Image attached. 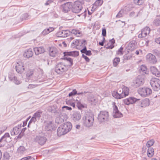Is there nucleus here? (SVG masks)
I'll list each match as a JSON object with an SVG mask.
<instances>
[{
  "label": "nucleus",
  "mask_w": 160,
  "mask_h": 160,
  "mask_svg": "<svg viewBox=\"0 0 160 160\" xmlns=\"http://www.w3.org/2000/svg\"><path fill=\"white\" fill-rule=\"evenodd\" d=\"M129 89L124 87L123 88H120L117 91H113L112 92V96L117 99H120L128 95Z\"/></svg>",
  "instance_id": "obj_1"
},
{
  "label": "nucleus",
  "mask_w": 160,
  "mask_h": 160,
  "mask_svg": "<svg viewBox=\"0 0 160 160\" xmlns=\"http://www.w3.org/2000/svg\"><path fill=\"white\" fill-rule=\"evenodd\" d=\"M63 54L64 57L62 58V59L66 60L68 63V66L70 67L73 64V59L69 56H72L75 57L79 55V52L76 51L65 52H63Z\"/></svg>",
  "instance_id": "obj_2"
},
{
  "label": "nucleus",
  "mask_w": 160,
  "mask_h": 160,
  "mask_svg": "<svg viewBox=\"0 0 160 160\" xmlns=\"http://www.w3.org/2000/svg\"><path fill=\"white\" fill-rule=\"evenodd\" d=\"M82 120L84 126L87 128H90L93 126L94 116L91 113L87 114L83 117Z\"/></svg>",
  "instance_id": "obj_3"
},
{
  "label": "nucleus",
  "mask_w": 160,
  "mask_h": 160,
  "mask_svg": "<svg viewBox=\"0 0 160 160\" xmlns=\"http://www.w3.org/2000/svg\"><path fill=\"white\" fill-rule=\"evenodd\" d=\"M144 82V77L142 75H139L133 80L132 85L137 88L142 85Z\"/></svg>",
  "instance_id": "obj_4"
},
{
  "label": "nucleus",
  "mask_w": 160,
  "mask_h": 160,
  "mask_svg": "<svg viewBox=\"0 0 160 160\" xmlns=\"http://www.w3.org/2000/svg\"><path fill=\"white\" fill-rule=\"evenodd\" d=\"M150 83L154 91H157L160 89V80L159 79L153 78L151 80Z\"/></svg>",
  "instance_id": "obj_5"
},
{
  "label": "nucleus",
  "mask_w": 160,
  "mask_h": 160,
  "mask_svg": "<svg viewBox=\"0 0 160 160\" xmlns=\"http://www.w3.org/2000/svg\"><path fill=\"white\" fill-rule=\"evenodd\" d=\"M11 141L9 134L6 133L0 139V147H3L7 143Z\"/></svg>",
  "instance_id": "obj_6"
},
{
  "label": "nucleus",
  "mask_w": 160,
  "mask_h": 160,
  "mask_svg": "<svg viewBox=\"0 0 160 160\" xmlns=\"http://www.w3.org/2000/svg\"><path fill=\"white\" fill-rule=\"evenodd\" d=\"M138 92L141 96L145 97L150 95L152 93V90L149 88L144 87L139 88Z\"/></svg>",
  "instance_id": "obj_7"
},
{
  "label": "nucleus",
  "mask_w": 160,
  "mask_h": 160,
  "mask_svg": "<svg viewBox=\"0 0 160 160\" xmlns=\"http://www.w3.org/2000/svg\"><path fill=\"white\" fill-rule=\"evenodd\" d=\"M67 70L66 66L62 62H60L56 65L55 71L58 74H62L63 72H65Z\"/></svg>",
  "instance_id": "obj_8"
},
{
  "label": "nucleus",
  "mask_w": 160,
  "mask_h": 160,
  "mask_svg": "<svg viewBox=\"0 0 160 160\" xmlns=\"http://www.w3.org/2000/svg\"><path fill=\"white\" fill-rule=\"evenodd\" d=\"M72 11L73 12L78 13L82 10V3L79 1H75L72 5Z\"/></svg>",
  "instance_id": "obj_9"
},
{
  "label": "nucleus",
  "mask_w": 160,
  "mask_h": 160,
  "mask_svg": "<svg viewBox=\"0 0 160 160\" xmlns=\"http://www.w3.org/2000/svg\"><path fill=\"white\" fill-rule=\"evenodd\" d=\"M146 61L152 64H155L157 62V59L156 56L151 53H148L146 56Z\"/></svg>",
  "instance_id": "obj_10"
},
{
  "label": "nucleus",
  "mask_w": 160,
  "mask_h": 160,
  "mask_svg": "<svg viewBox=\"0 0 160 160\" xmlns=\"http://www.w3.org/2000/svg\"><path fill=\"white\" fill-rule=\"evenodd\" d=\"M46 140V138L44 135L41 134L37 135L35 138L34 141L40 145H42L45 143Z\"/></svg>",
  "instance_id": "obj_11"
},
{
  "label": "nucleus",
  "mask_w": 160,
  "mask_h": 160,
  "mask_svg": "<svg viewBox=\"0 0 160 160\" xmlns=\"http://www.w3.org/2000/svg\"><path fill=\"white\" fill-rule=\"evenodd\" d=\"M108 118V112L104 111H101L98 117V119L101 122H104L107 121Z\"/></svg>",
  "instance_id": "obj_12"
},
{
  "label": "nucleus",
  "mask_w": 160,
  "mask_h": 160,
  "mask_svg": "<svg viewBox=\"0 0 160 160\" xmlns=\"http://www.w3.org/2000/svg\"><path fill=\"white\" fill-rule=\"evenodd\" d=\"M72 3L71 2H68L62 5L61 8L63 12H68L72 9Z\"/></svg>",
  "instance_id": "obj_13"
},
{
  "label": "nucleus",
  "mask_w": 160,
  "mask_h": 160,
  "mask_svg": "<svg viewBox=\"0 0 160 160\" xmlns=\"http://www.w3.org/2000/svg\"><path fill=\"white\" fill-rule=\"evenodd\" d=\"M150 30L149 27H146L142 29L141 33L139 34L138 37L139 38H145L149 34L150 32Z\"/></svg>",
  "instance_id": "obj_14"
},
{
  "label": "nucleus",
  "mask_w": 160,
  "mask_h": 160,
  "mask_svg": "<svg viewBox=\"0 0 160 160\" xmlns=\"http://www.w3.org/2000/svg\"><path fill=\"white\" fill-rule=\"evenodd\" d=\"M139 101V99H137L133 97H131L123 100V102L125 104L129 105L130 104H132L135 102H138Z\"/></svg>",
  "instance_id": "obj_15"
},
{
  "label": "nucleus",
  "mask_w": 160,
  "mask_h": 160,
  "mask_svg": "<svg viewBox=\"0 0 160 160\" xmlns=\"http://www.w3.org/2000/svg\"><path fill=\"white\" fill-rule=\"evenodd\" d=\"M16 70L17 72L18 73H21L24 71L23 63L21 62H19L17 63L15 66Z\"/></svg>",
  "instance_id": "obj_16"
},
{
  "label": "nucleus",
  "mask_w": 160,
  "mask_h": 160,
  "mask_svg": "<svg viewBox=\"0 0 160 160\" xmlns=\"http://www.w3.org/2000/svg\"><path fill=\"white\" fill-rule=\"evenodd\" d=\"M70 34V31L69 30H64L58 32L57 35L58 37L64 38L69 36Z\"/></svg>",
  "instance_id": "obj_17"
},
{
  "label": "nucleus",
  "mask_w": 160,
  "mask_h": 160,
  "mask_svg": "<svg viewBox=\"0 0 160 160\" xmlns=\"http://www.w3.org/2000/svg\"><path fill=\"white\" fill-rule=\"evenodd\" d=\"M22 125L20 124L16 126L11 130V133L12 135H15L18 134L21 131V128Z\"/></svg>",
  "instance_id": "obj_18"
},
{
  "label": "nucleus",
  "mask_w": 160,
  "mask_h": 160,
  "mask_svg": "<svg viewBox=\"0 0 160 160\" xmlns=\"http://www.w3.org/2000/svg\"><path fill=\"white\" fill-rule=\"evenodd\" d=\"M114 103V106L113 108V112L114 113L113 117L115 118H119L122 116V114L118 110L117 107L115 105Z\"/></svg>",
  "instance_id": "obj_19"
},
{
  "label": "nucleus",
  "mask_w": 160,
  "mask_h": 160,
  "mask_svg": "<svg viewBox=\"0 0 160 160\" xmlns=\"http://www.w3.org/2000/svg\"><path fill=\"white\" fill-rule=\"evenodd\" d=\"M55 128L52 121H48L46 123L45 129L46 131H51L54 129Z\"/></svg>",
  "instance_id": "obj_20"
},
{
  "label": "nucleus",
  "mask_w": 160,
  "mask_h": 160,
  "mask_svg": "<svg viewBox=\"0 0 160 160\" xmlns=\"http://www.w3.org/2000/svg\"><path fill=\"white\" fill-rule=\"evenodd\" d=\"M49 55L50 57H54L58 54V50L57 49L54 47L50 48L49 50Z\"/></svg>",
  "instance_id": "obj_21"
},
{
  "label": "nucleus",
  "mask_w": 160,
  "mask_h": 160,
  "mask_svg": "<svg viewBox=\"0 0 160 160\" xmlns=\"http://www.w3.org/2000/svg\"><path fill=\"white\" fill-rule=\"evenodd\" d=\"M62 125L67 133L71 130L72 127L71 123L70 122L64 123Z\"/></svg>",
  "instance_id": "obj_22"
},
{
  "label": "nucleus",
  "mask_w": 160,
  "mask_h": 160,
  "mask_svg": "<svg viewBox=\"0 0 160 160\" xmlns=\"http://www.w3.org/2000/svg\"><path fill=\"white\" fill-rule=\"evenodd\" d=\"M149 99L145 98L141 101H139L138 105L142 108H145L149 106Z\"/></svg>",
  "instance_id": "obj_23"
},
{
  "label": "nucleus",
  "mask_w": 160,
  "mask_h": 160,
  "mask_svg": "<svg viewBox=\"0 0 160 160\" xmlns=\"http://www.w3.org/2000/svg\"><path fill=\"white\" fill-rule=\"evenodd\" d=\"M72 44H73L76 46L79 45L84 46L86 45L87 43L86 41L85 40H76L75 41H74L72 43Z\"/></svg>",
  "instance_id": "obj_24"
},
{
  "label": "nucleus",
  "mask_w": 160,
  "mask_h": 160,
  "mask_svg": "<svg viewBox=\"0 0 160 160\" xmlns=\"http://www.w3.org/2000/svg\"><path fill=\"white\" fill-rule=\"evenodd\" d=\"M81 114L79 112H75L73 113L72 116V119L75 122L78 121L81 118Z\"/></svg>",
  "instance_id": "obj_25"
},
{
  "label": "nucleus",
  "mask_w": 160,
  "mask_h": 160,
  "mask_svg": "<svg viewBox=\"0 0 160 160\" xmlns=\"http://www.w3.org/2000/svg\"><path fill=\"white\" fill-rule=\"evenodd\" d=\"M34 51L36 55L43 53L45 52V49L42 47H36L34 48Z\"/></svg>",
  "instance_id": "obj_26"
},
{
  "label": "nucleus",
  "mask_w": 160,
  "mask_h": 160,
  "mask_svg": "<svg viewBox=\"0 0 160 160\" xmlns=\"http://www.w3.org/2000/svg\"><path fill=\"white\" fill-rule=\"evenodd\" d=\"M67 133L65 131L64 129L62 127V125L59 127L57 130V134L58 136H61L62 135H65Z\"/></svg>",
  "instance_id": "obj_27"
},
{
  "label": "nucleus",
  "mask_w": 160,
  "mask_h": 160,
  "mask_svg": "<svg viewBox=\"0 0 160 160\" xmlns=\"http://www.w3.org/2000/svg\"><path fill=\"white\" fill-rule=\"evenodd\" d=\"M151 73L157 77H160V72L154 66L151 67L150 68Z\"/></svg>",
  "instance_id": "obj_28"
},
{
  "label": "nucleus",
  "mask_w": 160,
  "mask_h": 160,
  "mask_svg": "<svg viewBox=\"0 0 160 160\" xmlns=\"http://www.w3.org/2000/svg\"><path fill=\"white\" fill-rule=\"evenodd\" d=\"M33 55V52L32 49L29 48L23 54L24 57L29 58L32 57Z\"/></svg>",
  "instance_id": "obj_29"
},
{
  "label": "nucleus",
  "mask_w": 160,
  "mask_h": 160,
  "mask_svg": "<svg viewBox=\"0 0 160 160\" xmlns=\"http://www.w3.org/2000/svg\"><path fill=\"white\" fill-rule=\"evenodd\" d=\"M103 3V1L102 0H96L93 4L92 8L96 9L98 7L100 6Z\"/></svg>",
  "instance_id": "obj_30"
},
{
  "label": "nucleus",
  "mask_w": 160,
  "mask_h": 160,
  "mask_svg": "<svg viewBox=\"0 0 160 160\" xmlns=\"http://www.w3.org/2000/svg\"><path fill=\"white\" fill-rule=\"evenodd\" d=\"M140 72L143 74H148V73L149 72L147 70L146 66L145 65H142L140 66Z\"/></svg>",
  "instance_id": "obj_31"
},
{
  "label": "nucleus",
  "mask_w": 160,
  "mask_h": 160,
  "mask_svg": "<svg viewBox=\"0 0 160 160\" xmlns=\"http://www.w3.org/2000/svg\"><path fill=\"white\" fill-rule=\"evenodd\" d=\"M54 28L52 27H50L49 28L44 29L42 32L41 34L43 35H45L50 32L53 31Z\"/></svg>",
  "instance_id": "obj_32"
},
{
  "label": "nucleus",
  "mask_w": 160,
  "mask_h": 160,
  "mask_svg": "<svg viewBox=\"0 0 160 160\" xmlns=\"http://www.w3.org/2000/svg\"><path fill=\"white\" fill-rule=\"evenodd\" d=\"M154 149L152 148H149L147 152V154L149 157H152L154 155Z\"/></svg>",
  "instance_id": "obj_33"
},
{
  "label": "nucleus",
  "mask_w": 160,
  "mask_h": 160,
  "mask_svg": "<svg viewBox=\"0 0 160 160\" xmlns=\"http://www.w3.org/2000/svg\"><path fill=\"white\" fill-rule=\"evenodd\" d=\"M135 41H132L130 42L128 44V49L129 50H133L135 49Z\"/></svg>",
  "instance_id": "obj_34"
},
{
  "label": "nucleus",
  "mask_w": 160,
  "mask_h": 160,
  "mask_svg": "<svg viewBox=\"0 0 160 160\" xmlns=\"http://www.w3.org/2000/svg\"><path fill=\"white\" fill-rule=\"evenodd\" d=\"M31 16L28 13H24L22 14L21 17V19L22 20H28L30 19Z\"/></svg>",
  "instance_id": "obj_35"
},
{
  "label": "nucleus",
  "mask_w": 160,
  "mask_h": 160,
  "mask_svg": "<svg viewBox=\"0 0 160 160\" xmlns=\"http://www.w3.org/2000/svg\"><path fill=\"white\" fill-rule=\"evenodd\" d=\"M42 112L41 111H39L36 112L33 115V116L38 120H39L41 117Z\"/></svg>",
  "instance_id": "obj_36"
},
{
  "label": "nucleus",
  "mask_w": 160,
  "mask_h": 160,
  "mask_svg": "<svg viewBox=\"0 0 160 160\" xmlns=\"http://www.w3.org/2000/svg\"><path fill=\"white\" fill-rule=\"evenodd\" d=\"M10 157L9 154L8 152H5L3 156L2 160H9Z\"/></svg>",
  "instance_id": "obj_37"
},
{
  "label": "nucleus",
  "mask_w": 160,
  "mask_h": 160,
  "mask_svg": "<svg viewBox=\"0 0 160 160\" xmlns=\"http://www.w3.org/2000/svg\"><path fill=\"white\" fill-rule=\"evenodd\" d=\"M125 13V12H124V10L121 9L119 11L116 15V17L117 18L122 17L124 16Z\"/></svg>",
  "instance_id": "obj_38"
},
{
  "label": "nucleus",
  "mask_w": 160,
  "mask_h": 160,
  "mask_svg": "<svg viewBox=\"0 0 160 160\" xmlns=\"http://www.w3.org/2000/svg\"><path fill=\"white\" fill-rule=\"evenodd\" d=\"M120 61V59L119 57H116L113 60V65L114 67H116L119 63Z\"/></svg>",
  "instance_id": "obj_39"
},
{
  "label": "nucleus",
  "mask_w": 160,
  "mask_h": 160,
  "mask_svg": "<svg viewBox=\"0 0 160 160\" xmlns=\"http://www.w3.org/2000/svg\"><path fill=\"white\" fill-rule=\"evenodd\" d=\"M71 33H72L75 34L77 37H79L81 34V33L78 30H76L75 29H72L71 31H70Z\"/></svg>",
  "instance_id": "obj_40"
},
{
  "label": "nucleus",
  "mask_w": 160,
  "mask_h": 160,
  "mask_svg": "<svg viewBox=\"0 0 160 160\" xmlns=\"http://www.w3.org/2000/svg\"><path fill=\"white\" fill-rule=\"evenodd\" d=\"M88 100L92 104H95L97 102L95 98L92 96L88 98Z\"/></svg>",
  "instance_id": "obj_41"
},
{
  "label": "nucleus",
  "mask_w": 160,
  "mask_h": 160,
  "mask_svg": "<svg viewBox=\"0 0 160 160\" xmlns=\"http://www.w3.org/2000/svg\"><path fill=\"white\" fill-rule=\"evenodd\" d=\"M26 150L25 148L22 146H20L18 149V153H23Z\"/></svg>",
  "instance_id": "obj_42"
},
{
  "label": "nucleus",
  "mask_w": 160,
  "mask_h": 160,
  "mask_svg": "<svg viewBox=\"0 0 160 160\" xmlns=\"http://www.w3.org/2000/svg\"><path fill=\"white\" fill-rule=\"evenodd\" d=\"M132 57V56L131 55L129 54H126L124 55L123 56V61H127L129 60Z\"/></svg>",
  "instance_id": "obj_43"
},
{
  "label": "nucleus",
  "mask_w": 160,
  "mask_h": 160,
  "mask_svg": "<svg viewBox=\"0 0 160 160\" xmlns=\"http://www.w3.org/2000/svg\"><path fill=\"white\" fill-rule=\"evenodd\" d=\"M123 48L121 47L117 51L116 53V54L117 55H120L121 56L123 55Z\"/></svg>",
  "instance_id": "obj_44"
},
{
  "label": "nucleus",
  "mask_w": 160,
  "mask_h": 160,
  "mask_svg": "<svg viewBox=\"0 0 160 160\" xmlns=\"http://www.w3.org/2000/svg\"><path fill=\"white\" fill-rule=\"evenodd\" d=\"M76 102L77 107L79 109H81L82 108H84V107L83 105L79 101L76 100Z\"/></svg>",
  "instance_id": "obj_45"
},
{
  "label": "nucleus",
  "mask_w": 160,
  "mask_h": 160,
  "mask_svg": "<svg viewBox=\"0 0 160 160\" xmlns=\"http://www.w3.org/2000/svg\"><path fill=\"white\" fill-rule=\"evenodd\" d=\"M154 141L153 139L150 140L147 143V146L148 147H150L152 146L154 143Z\"/></svg>",
  "instance_id": "obj_46"
},
{
  "label": "nucleus",
  "mask_w": 160,
  "mask_h": 160,
  "mask_svg": "<svg viewBox=\"0 0 160 160\" xmlns=\"http://www.w3.org/2000/svg\"><path fill=\"white\" fill-rule=\"evenodd\" d=\"M105 47L107 49H112L114 46V45H112L110 43L108 42Z\"/></svg>",
  "instance_id": "obj_47"
},
{
  "label": "nucleus",
  "mask_w": 160,
  "mask_h": 160,
  "mask_svg": "<svg viewBox=\"0 0 160 160\" xmlns=\"http://www.w3.org/2000/svg\"><path fill=\"white\" fill-rule=\"evenodd\" d=\"M65 110L71 111L72 110V108L71 107L67 106H64L62 107V111H65Z\"/></svg>",
  "instance_id": "obj_48"
},
{
  "label": "nucleus",
  "mask_w": 160,
  "mask_h": 160,
  "mask_svg": "<svg viewBox=\"0 0 160 160\" xmlns=\"http://www.w3.org/2000/svg\"><path fill=\"white\" fill-rule=\"evenodd\" d=\"M33 72L32 71L29 70L27 72L26 76L28 78H30V77L33 74Z\"/></svg>",
  "instance_id": "obj_49"
},
{
  "label": "nucleus",
  "mask_w": 160,
  "mask_h": 160,
  "mask_svg": "<svg viewBox=\"0 0 160 160\" xmlns=\"http://www.w3.org/2000/svg\"><path fill=\"white\" fill-rule=\"evenodd\" d=\"M66 103L68 105H70L73 108L75 107V103L74 102H71V101L69 100L67 101H66Z\"/></svg>",
  "instance_id": "obj_50"
},
{
  "label": "nucleus",
  "mask_w": 160,
  "mask_h": 160,
  "mask_svg": "<svg viewBox=\"0 0 160 160\" xmlns=\"http://www.w3.org/2000/svg\"><path fill=\"white\" fill-rule=\"evenodd\" d=\"M77 94V91L76 89L73 90L72 92H71L69 94V97L72 96Z\"/></svg>",
  "instance_id": "obj_51"
},
{
  "label": "nucleus",
  "mask_w": 160,
  "mask_h": 160,
  "mask_svg": "<svg viewBox=\"0 0 160 160\" xmlns=\"http://www.w3.org/2000/svg\"><path fill=\"white\" fill-rule=\"evenodd\" d=\"M123 9L124 10V12L125 13H126L127 12L131 11V8L130 7L126 6Z\"/></svg>",
  "instance_id": "obj_52"
},
{
  "label": "nucleus",
  "mask_w": 160,
  "mask_h": 160,
  "mask_svg": "<svg viewBox=\"0 0 160 160\" xmlns=\"http://www.w3.org/2000/svg\"><path fill=\"white\" fill-rule=\"evenodd\" d=\"M37 86V85L30 84L28 87V88L29 89H32L36 88Z\"/></svg>",
  "instance_id": "obj_53"
},
{
  "label": "nucleus",
  "mask_w": 160,
  "mask_h": 160,
  "mask_svg": "<svg viewBox=\"0 0 160 160\" xmlns=\"http://www.w3.org/2000/svg\"><path fill=\"white\" fill-rule=\"evenodd\" d=\"M8 78L10 81H14V79H16V77L13 76V75H11L10 74L9 75Z\"/></svg>",
  "instance_id": "obj_54"
},
{
  "label": "nucleus",
  "mask_w": 160,
  "mask_h": 160,
  "mask_svg": "<svg viewBox=\"0 0 160 160\" xmlns=\"http://www.w3.org/2000/svg\"><path fill=\"white\" fill-rule=\"evenodd\" d=\"M37 119L33 116L32 117L30 120L29 121L28 124H30V123L33 122H35ZM29 125H28V126Z\"/></svg>",
  "instance_id": "obj_55"
},
{
  "label": "nucleus",
  "mask_w": 160,
  "mask_h": 160,
  "mask_svg": "<svg viewBox=\"0 0 160 160\" xmlns=\"http://www.w3.org/2000/svg\"><path fill=\"white\" fill-rule=\"evenodd\" d=\"M102 35L104 37H105L106 35V30L105 28L102 29Z\"/></svg>",
  "instance_id": "obj_56"
},
{
  "label": "nucleus",
  "mask_w": 160,
  "mask_h": 160,
  "mask_svg": "<svg viewBox=\"0 0 160 160\" xmlns=\"http://www.w3.org/2000/svg\"><path fill=\"white\" fill-rule=\"evenodd\" d=\"M84 46L83 48L80 51L82 53H85L87 50L86 47L85 46V45L84 46Z\"/></svg>",
  "instance_id": "obj_57"
},
{
  "label": "nucleus",
  "mask_w": 160,
  "mask_h": 160,
  "mask_svg": "<svg viewBox=\"0 0 160 160\" xmlns=\"http://www.w3.org/2000/svg\"><path fill=\"white\" fill-rule=\"evenodd\" d=\"M26 129V128H24L22 129H21V131L20 132V133L19 135L18 136V138H21V137H20V136L21 135V134L22 133V134H23Z\"/></svg>",
  "instance_id": "obj_58"
},
{
  "label": "nucleus",
  "mask_w": 160,
  "mask_h": 160,
  "mask_svg": "<svg viewBox=\"0 0 160 160\" xmlns=\"http://www.w3.org/2000/svg\"><path fill=\"white\" fill-rule=\"evenodd\" d=\"M82 57L83 58H84L85 60L86 61H87V62H89L90 59L88 57H87V56H86L83 54H82Z\"/></svg>",
  "instance_id": "obj_59"
},
{
  "label": "nucleus",
  "mask_w": 160,
  "mask_h": 160,
  "mask_svg": "<svg viewBox=\"0 0 160 160\" xmlns=\"http://www.w3.org/2000/svg\"><path fill=\"white\" fill-rule=\"evenodd\" d=\"M5 130V128L3 126H0V135Z\"/></svg>",
  "instance_id": "obj_60"
},
{
  "label": "nucleus",
  "mask_w": 160,
  "mask_h": 160,
  "mask_svg": "<svg viewBox=\"0 0 160 160\" xmlns=\"http://www.w3.org/2000/svg\"><path fill=\"white\" fill-rule=\"evenodd\" d=\"M13 82L15 84H17V85L19 84H20L21 83V82L20 81L18 80L17 79V77H16V79H14Z\"/></svg>",
  "instance_id": "obj_61"
},
{
  "label": "nucleus",
  "mask_w": 160,
  "mask_h": 160,
  "mask_svg": "<svg viewBox=\"0 0 160 160\" xmlns=\"http://www.w3.org/2000/svg\"><path fill=\"white\" fill-rule=\"evenodd\" d=\"M59 119L60 120V122L61 123L64 122L65 118H64L63 115H61L59 116Z\"/></svg>",
  "instance_id": "obj_62"
},
{
  "label": "nucleus",
  "mask_w": 160,
  "mask_h": 160,
  "mask_svg": "<svg viewBox=\"0 0 160 160\" xmlns=\"http://www.w3.org/2000/svg\"><path fill=\"white\" fill-rule=\"evenodd\" d=\"M154 23L156 26H159L160 25V21H154Z\"/></svg>",
  "instance_id": "obj_63"
},
{
  "label": "nucleus",
  "mask_w": 160,
  "mask_h": 160,
  "mask_svg": "<svg viewBox=\"0 0 160 160\" xmlns=\"http://www.w3.org/2000/svg\"><path fill=\"white\" fill-rule=\"evenodd\" d=\"M53 2V1L52 0H48L45 3V5L46 6L50 4L51 3Z\"/></svg>",
  "instance_id": "obj_64"
}]
</instances>
